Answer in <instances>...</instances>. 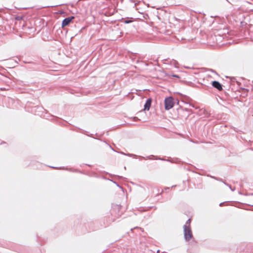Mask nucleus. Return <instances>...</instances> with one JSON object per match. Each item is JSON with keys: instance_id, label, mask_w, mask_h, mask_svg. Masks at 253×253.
<instances>
[{"instance_id": "1", "label": "nucleus", "mask_w": 253, "mask_h": 253, "mask_svg": "<svg viewBox=\"0 0 253 253\" xmlns=\"http://www.w3.org/2000/svg\"><path fill=\"white\" fill-rule=\"evenodd\" d=\"M183 232L184 239L186 242L190 241L193 238L191 227L183 226Z\"/></svg>"}, {"instance_id": "2", "label": "nucleus", "mask_w": 253, "mask_h": 253, "mask_svg": "<svg viewBox=\"0 0 253 253\" xmlns=\"http://www.w3.org/2000/svg\"><path fill=\"white\" fill-rule=\"evenodd\" d=\"M173 98L172 97H168L165 99V108L167 110H169L172 108L174 105Z\"/></svg>"}, {"instance_id": "3", "label": "nucleus", "mask_w": 253, "mask_h": 253, "mask_svg": "<svg viewBox=\"0 0 253 253\" xmlns=\"http://www.w3.org/2000/svg\"><path fill=\"white\" fill-rule=\"evenodd\" d=\"M74 18V16H72L64 19L62 22V27H63L68 25Z\"/></svg>"}, {"instance_id": "4", "label": "nucleus", "mask_w": 253, "mask_h": 253, "mask_svg": "<svg viewBox=\"0 0 253 253\" xmlns=\"http://www.w3.org/2000/svg\"><path fill=\"white\" fill-rule=\"evenodd\" d=\"M152 99L151 98H149L146 101V102L144 106V110L148 111L150 109V108L151 105Z\"/></svg>"}, {"instance_id": "5", "label": "nucleus", "mask_w": 253, "mask_h": 253, "mask_svg": "<svg viewBox=\"0 0 253 253\" xmlns=\"http://www.w3.org/2000/svg\"><path fill=\"white\" fill-rule=\"evenodd\" d=\"M212 85L213 87L217 88L218 90H221L222 89V87L221 84L217 81H213L212 83Z\"/></svg>"}, {"instance_id": "6", "label": "nucleus", "mask_w": 253, "mask_h": 253, "mask_svg": "<svg viewBox=\"0 0 253 253\" xmlns=\"http://www.w3.org/2000/svg\"><path fill=\"white\" fill-rule=\"evenodd\" d=\"M153 157H155V156L154 155H150V156H147L146 157L139 156L140 159H143L144 160H148V159L151 160V159H152V158Z\"/></svg>"}, {"instance_id": "7", "label": "nucleus", "mask_w": 253, "mask_h": 253, "mask_svg": "<svg viewBox=\"0 0 253 253\" xmlns=\"http://www.w3.org/2000/svg\"><path fill=\"white\" fill-rule=\"evenodd\" d=\"M121 153L123 155H126V156H128L129 157H133L134 158H136L138 157V156L134 155V154H129V153L125 154L124 152H121Z\"/></svg>"}, {"instance_id": "8", "label": "nucleus", "mask_w": 253, "mask_h": 253, "mask_svg": "<svg viewBox=\"0 0 253 253\" xmlns=\"http://www.w3.org/2000/svg\"><path fill=\"white\" fill-rule=\"evenodd\" d=\"M190 223H191V219L189 218L186 221V222L185 225H184V226H186L188 227H190Z\"/></svg>"}, {"instance_id": "9", "label": "nucleus", "mask_w": 253, "mask_h": 253, "mask_svg": "<svg viewBox=\"0 0 253 253\" xmlns=\"http://www.w3.org/2000/svg\"><path fill=\"white\" fill-rule=\"evenodd\" d=\"M155 159L156 160H162V161H170L169 159L166 160V159H164L163 158H161L158 157H155Z\"/></svg>"}, {"instance_id": "10", "label": "nucleus", "mask_w": 253, "mask_h": 253, "mask_svg": "<svg viewBox=\"0 0 253 253\" xmlns=\"http://www.w3.org/2000/svg\"><path fill=\"white\" fill-rule=\"evenodd\" d=\"M172 76L177 78H179V77L177 75H172Z\"/></svg>"}, {"instance_id": "11", "label": "nucleus", "mask_w": 253, "mask_h": 253, "mask_svg": "<svg viewBox=\"0 0 253 253\" xmlns=\"http://www.w3.org/2000/svg\"><path fill=\"white\" fill-rule=\"evenodd\" d=\"M133 119L134 121H136V120H138V118L137 117H134Z\"/></svg>"}, {"instance_id": "12", "label": "nucleus", "mask_w": 253, "mask_h": 253, "mask_svg": "<svg viewBox=\"0 0 253 253\" xmlns=\"http://www.w3.org/2000/svg\"><path fill=\"white\" fill-rule=\"evenodd\" d=\"M169 187H166V188H165V189L168 190V189H169Z\"/></svg>"}, {"instance_id": "13", "label": "nucleus", "mask_w": 253, "mask_h": 253, "mask_svg": "<svg viewBox=\"0 0 253 253\" xmlns=\"http://www.w3.org/2000/svg\"><path fill=\"white\" fill-rule=\"evenodd\" d=\"M52 168H53V169H58V168H56V167H52Z\"/></svg>"}, {"instance_id": "14", "label": "nucleus", "mask_w": 253, "mask_h": 253, "mask_svg": "<svg viewBox=\"0 0 253 253\" xmlns=\"http://www.w3.org/2000/svg\"><path fill=\"white\" fill-rule=\"evenodd\" d=\"M129 21H126V23H129Z\"/></svg>"}]
</instances>
